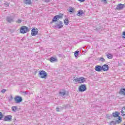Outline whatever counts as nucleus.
Here are the masks:
<instances>
[{
    "label": "nucleus",
    "mask_w": 125,
    "mask_h": 125,
    "mask_svg": "<svg viewBox=\"0 0 125 125\" xmlns=\"http://www.w3.org/2000/svg\"><path fill=\"white\" fill-rule=\"evenodd\" d=\"M73 81H74L75 83H85L86 80L85 78L83 77H80L75 78Z\"/></svg>",
    "instance_id": "nucleus-1"
},
{
    "label": "nucleus",
    "mask_w": 125,
    "mask_h": 125,
    "mask_svg": "<svg viewBox=\"0 0 125 125\" xmlns=\"http://www.w3.org/2000/svg\"><path fill=\"white\" fill-rule=\"evenodd\" d=\"M63 17V15H56L54 17L52 21L50 23H55V22H57L59 19H61Z\"/></svg>",
    "instance_id": "nucleus-2"
},
{
    "label": "nucleus",
    "mask_w": 125,
    "mask_h": 125,
    "mask_svg": "<svg viewBox=\"0 0 125 125\" xmlns=\"http://www.w3.org/2000/svg\"><path fill=\"white\" fill-rule=\"evenodd\" d=\"M30 31V29H29V28L26 26H23L21 27L20 30V32L21 34H26L27 32H29Z\"/></svg>",
    "instance_id": "nucleus-3"
},
{
    "label": "nucleus",
    "mask_w": 125,
    "mask_h": 125,
    "mask_svg": "<svg viewBox=\"0 0 125 125\" xmlns=\"http://www.w3.org/2000/svg\"><path fill=\"white\" fill-rule=\"evenodd\" d=\"M40 77L41 79H45L47 77V73L46 72L42 70L39 73Z\"/></svg>",
    "instance_id": "nucleus-4"
},
{
    "label": "nucleus",
    "mask_w": 125,
    "mask_h": 125,
    "mask_svg": "<svg viewBox=\"0 0 125 125\" xmlns=\"http://www.w3.org/2000/svg\"><path fill=\"white\" fill-rule=\"evenodd\" d=\"M55 28L56 29H61V28H63V22L62 21H59L56 23V25L55 26Z\"/></svg>",
    "instance_id": "nucleus-5"
},
{
    "label": "nucleus",
    "mask_w": 125,
    "mask_h": 125,
    "mask_svg": "<svg viewBox=\"0 0 125 125\" xmlns=\"http://www.w3.org/2000/svg\"><path fill=\"white\" fill-rule=\"evenodd\" d=\"M39 33L38 28H34L31 30V36L33 37H35V36H37Z\"/></svg>",
    "instance_id": "nucleus-6"
},
{
    "label": "nucleus",
    "mask_w": 125,
    "mask_h": 125,
    "mask_svg": "<svg viewBox=\"0 0 125 125\" xmlns=\"http://www.w3.org/2000/svg\"><path fill=\"white\" fill-rule=\"evenodd\" d=\"M14 18L11 16H7L6 18V21L8 23H11L12 22H14Z\"/></svg>",
    "instance_id": "nucleus-7"
},
{
    "label": "nucleus",
    "mask_w": 125,
    "mask_h": 125,
    "mask_svg": "<svg viewBox=\"0 0 125 125\" xmlns=\"http://www.w3.org/2000/svg\"><path fill=\"white\" fill-rule=\"evenodd\" d=\"M14 100L16 103L18 104V103H20L21 102H22V101L23 100V99H22V97L19 96H16L14 98Z\"/></svg>",
    "instance_id": "nucleus-8"
},
{
    "label": "nucleus",
    "mask_w": 125,
    "mask_h": 125,
    "mask_svg": "<svg viewBox=\"0 0 125 125\" xmlns=\"http://www.w3.org/2000/svg\"><path fill=\"white\" fill-rule=\"evenodd\" d=\"M79 91L81 92H83V91H85L86 90V86H85V84H82L79 87Z\"/></svg>",
    "instance_id": "nucleus-9"
},
{
    "label": "nucleus",
    "mask_w": 125,
    "mask_h": 125,
    "mask_svg": "<svg viewBox=\"0 0 125 125\" xmlns=\"http://www.w3.org/2000/svg\"><path fill=\"white\" fill-rule=\"evenodd\" d=\"M125 4L120 3L118 5H117L116 9H117V10H122L124 9V8H125Z\"/></svg>",
    "instance_id": "nucleus-10"
},
{
    "label": "nucleus",
    "mask_w": 125,
    "mask_h": 125,
    "mask_svg": "<svg viewBox=\"0 0 125 125\" xmlns=\"http://www.w3.org/2000/svg\"><path fill=\"white\" fill-rule=\"evenodd\" d=\"M12 119V116L11 115H7L4 117V118L3 120L5 122H10V121H11Z\"/></svg>",
    "instance_id": "nucleus-11"
},
{
    "label": "nucleus",
    "mask_w": 125,
    "mask_h": 125,
    "mask_svg": "<svg viewBox=\"0 0 125 125\" xmlns=\"http://www.w3.org/2000/svg\"><path fill=\"white\" fill-rule=\"evenodd\" d=\"M102 70L104 72L109 70V66L107 64H104L102 66Z\"/></svg>",
    "instance_id": "nucleus-12"
},
{
    "label": "nucleus",
    "mask_w": 125,
    "mask_h": 125,
    "mask_svg": "<svg viewBox=\"0 0 125 125\" xmlns=\"http://www.w3.org/2000/svg\"><path fill=\"white\" fill-rule=\"evenodd\" d=\"M95 70L96 72H101L102 71V66L101 65H96L95 67Z\"/></svg>",
    "instance_id": "nucleus-13"
},
{
    "label": "nucleus",
    "mask_w": 125,
    "mask_h": 125,
    "mask_svg": "<svg viewBox=\"0 0 125 125\" xmlns=\"http://www.w3.org/2000/svg\"><path fill=\"white\" fill-rule=\"evenodd\" d=\"M59 94H60V96H62V97H64V96H65V95H66V90H65L64 89L61 90L59 92Z\"/></svg>",
    "instance_id": "nucleus-14"
},
{
    "label": "nucleus",
    "mask_w": 125,
    "mask_h": 125,
    "mask_svg": "<svg viewBox=\"0 0 125 125\" xmlns=\"http://www.w3.org/2000/svg\"><path fill=\"white\" fill-rule=\"evenodd\" d=\"M119 94L121 95H125V88H122L119 91Z\"/></svg>",
    "instance_id": "nucleus-15"
},
{
    "label": "nucleus",
    "mask_w": 125,
    "mask_h": 125,
    "mask_svg": "<svg viewBox=\"0 0 125 125\" xmlns=\"http://www.w3.org/2000/svg\"><path fill=\"white\" fill-rule=\"evenodd\" d=\"M50 61L52 63H54V62H57V59L54 57H51L50 58Z\"/></svg>",
    "instance_id": "nucleus-16"
},
{
    "label": "nucleus",
    "mask_w": 125,
    "mask_h": 125,
    "mask_svg": "<svg viewBox=\"0 0 125 125\" xmlns=\"http://www.w3.org/2000/svg\"><path fill=\"white\" fill-rule=\"evenodd\" d=\"M83 15V10H79L78 11V12L77 13L78 16H82Z\"/></svg>",
    "instance_id": "nucleus-17"
},
{
    "label": "nucleus",
    "mask_w": 125,
    "mask_h": 125,
    "mask_svg": "<svg viewBox=\"0 0 125 125\" xmlns=\"http://www.w3.org/2000/svg\"><path fill=\"white\" fill-rule=\"evenodd\" d=\"M68 10L69 12H71V13H74V12H75V8L70 7L68 9Z\"/></svg>",
    "instance_id": "nucleus-18"
},
{
    "label": "nucleus",
    "mask_w": 125,
    "mask_h": 125,
    "mask_svg": "<svg viewBox=\"0 0 125 125\" xmlns=\"http://www.w3.org/2000/svg\"><path fill=\"white\" fill-rule=\"evenodd\" d=\"M121 115L124 116H125V106H124L122 111H121Z\"/></svg>",
    "instance_id": "nucleus-19"
},
{
    "label": "nucleus",
    "mask_w": 125,
    "mask_h": 125,
    "mask_svg": "<svg viewBox=\"0 0 125 125\" xmlns=\"http://www.w3.org/2000/svg\"><path fill=\"white\" fill-rule=\"evenodd\" d=\"M24 3L25 4H31L32 3L31 0H24Z\"/></svg>",
    "instance_id": "nucleus-20"
},
{
    "label": "nucleus",
    "mask_w": 125,
    "mask_h": 125,
    "mask_svg": "<svg viewBox=\"0 0 125 125\" xmlns=\"http://www.w3.org/2000/svg\"><path fill=\"white\" fill-rule=\"evenodd\" d=\"M69 23H70V21H69V20H68V19H65L64 21V23L67 25H69Z\"/></svg>",
    "instance_id": "nucleus-21"
},
{
    "label": "nucleus",
    "mask_w": 125,
    "mask_h": 125,
    "mask_svg": "<svg viewBox=\"0 0 125 125\" xmlns=\"http://www.w3.org/2000/svg\"><path fill=\"white\" fill-rule=\"evenodd\" d=\"M119 115H120V113L119 112H116L114 113H113V116L114 117H119Z\"/></svg>",
    "instance_id": "nucleus-22"
},
{
    "label": "nucleus",
    "mask_w": 125,
    "mask_h": 125,
    "mask_svg": "<svg viewBox=\"0 0 125 125\" xmlns=\"http://www.w3.org/2000/svg\"><path fill=\"white\" fill-rule=\"evenodd\" d=\"M106 57L108 58V59H113V55L111 54H108L106 55Z\"/></svg>",
    "instance_id": "nucleus-23"
},
{
    "label": "nucleus",
    "mask_w": 125,
    "mask_h": 125,
    "mask_svg": "<svg viewBox=\"0 0 125 125\" xmlns=\"http://www.w3.org/2000/svg\"><path fill=\"white\" fill-rule=\"evenodd\" d=\"M80 52V51H76L75 52H74V56H75V57L77 58L78 57V56H79V53Z\"/></svg>",
    "instance_id": "nucleus-24"
},
{
    "label": "nucleus",
    "mask_w": 125,
    "mask_h": 125,
    "mask_svg": "<svg viewBox=\"0 0 125 125\" xmlns=\"http://www.w3.org/2000/svg\"><path fill=\"white\" fill-rule=\"evenodd\" d=\"M99 61H101V62H105V59L103 57H101L99 58Z\"/></svg>",
    "instance_id": "nucleus-25"
},
{
    "label": "nucleus",
    "mask_w": 125,
    "mask_h": 125,
    "mask_svg": "<svg viewBox=\"0 0 125 125\" xmlns=\"http://www.w3.org/2000/svg\"><path fill=\"white\" fill-rule=\"evenodd\" d=\"M12 110L13 112H16V110H17V106H12Z\"/></svg>",
    "instance_id": "nucleus-26"
},
{
    "label": "nucleus",
    "mask_w": 125,
    "mask_h": 125,
    "mask_svg": "<svg viewBox=\"0 0 125 125\" xmlns=\"http://www.w3.org/2000/svg\"><path fill=\"white\" fill-rule=\"evenodd\" d=\"M116 124H117V122H116L115 121H111L109 122L110 125H116Z\"/></svg>",
    "instance_id": "nucleus-27"
},
{
    "label": "nucleus",
    "mask_w": 125,
    "mask_h": 125,
    "mask_svg": "<svg viewBox=\"0 0 125 125\" xmlns=\"http://www.w3.org/2000/svg\"><path fill=\"white\" fill-rule=\"evenodd\" d=\"M2 117H3L2 113L0 112V120H2Z\"/></svg>",
    "instance_id": "nucleus-28"
},
{
    "label": "nucleus",
    "mask_w": 125,
    "mask_h": 125,
    "mask_svg": "<svg viewBox=\"0 0 125 125\" xmlns=\"http://www.w3.org/2000/svg\"><path fill=\"white\" fill-rule=\"evenodd\" d=\"M16 22H17V23L20 24L21 23V22H22V21L21 19H19Z\"/></svg>",
    "instance_id": "nucleus-29"
},
{
    "label": "nucleus",
    "mask_w": 125,
    "mask_h": 125,
    "mask_svg": "<svg viewBox=\"0 0 125 125\" xmlns=\"http://www.w3.org/2000/svg\"><path fill=\"white\" fill-rule=\"evenodd\" d=\"M4 5H5V6H6V7L9 6V3L8 2H6L4 4Z\"/></svg>",
    "instance_id": "nucleus-30"
},
{
    "label": "nucleus",
    "mask_w": 125,
    "mask_h": 125,
    "mask_svg": "<svg viewBox=\"0 0 125 125\" xmlns=\"http://www.w3.org/2000/svg\"><path fill=\"white\" fill-rule=\"evenodd\" d=\"M119 119L117 120V122L120 124V123H122V120H121V117H119Z\"/></svg>",
    "instance_id": "nucleus-31"
},
{
    "label": "nucleus",
    "mask_w": 125,
    "mask_h": 125,
    "mask_svg": "<svg viewBox=\"0 0 125 125\" xmlns=\"http://www.w3.org/2000/svg\"><path fill=\"white\" fill-rule=\"evenodd\" d=\"M5 91H6V89H3L1 91V92H2V93H4Z\"/></svg>",
    "instance_id": "nucleus-32"
},
{
    "label": "nucleus",
    "mask_w": 125,
    "mask_h": 125,
    "mask_svg": "<svg viewBox=\"0 0 125 125\" xmlns=\"http://www.w3.org/2000/svg\"><path fill=\"white\" fill-rule=\"evenodd\" d=\"M102 2L104 3H107V0H102Z\"/></svg>",
    "instance_id": "nucleus-33"
},
{
    "label": "nucleus",
    "mask_w": 125,
    "mask_h": 125,
    "mask_svg": "<svg viewBox=\"0 0 125 125\" xmlns=\"http://www.w3.org/2000/svg\"><path fill=\"white\" fill-rule=\"evenodd\" d=\"M51 0H44V2H50V1H51Z\"/></svg>",
    "instance_id": "nucleus-34"
},
{
    "label": "nucleus",
    "mask_w": 125,
    "mask_h": 125,
    "mask_svg": "<svg viewBox=\"0 0 125 125\" xmlns=\"http://www.w3.org/2000/svg\"><path fill=\"white\" fill-rule=\"evenodd\" d=\"M123 39H125V31L123 32Z\"/></svg>",
    "instance_id": "nucleus-35"
},
{
    "label": "nucleus",
    "mask_w": 125,
    "mask_h": 125,
    "mask_svg": "<svg viewBox=\"0 0 125 125\" xmlns=\"http://www.w3.org/2000/svg\"><path fill=\"white\" fill-rule=\"evenodd\" d=\"M60 109V108H59V107H57V108H56L57 112H59V109Z\"/></svg>",
    "instance_id": "nucleus-36"
},
{
    "label": "nucleus",
    "mask_w": 125,
    "mask_h": 125,
    "mask_svg": "<svg viewBox=\"0 0 125 125\" xmlns=\"http://www.w3.org/2000/svg\"><path fill=\"white\" fill-rule=\"evenodd\" d=\"M85 0H78L79 1H81V2H83Z\"/></svg>",
    "instance_id": "nucleus-37"
},
{
    "label": "nucleus",
    "mask_w": 125,
    "mask_h": 125,
    "mask_svg": "<svg viewBox=\"0 0 125 125\" xmlns=\"http://www.w3.org/2000/svg\"><path fill=\"white\" fill-rule=\"evenodd\" d=\"M9 100H12V99H9Z\"/></svg>",
    "instance_id": "nucleus-38"
},
{
    "label": "nucleus",
    "mask_w": 125,
    "mask_h": 125,
    "mask_svg": "<svg viewBox=\"0 0 125 125\" xmlns=\"http://www.w3.org/2000/svg\"><path fill=\"white\" fill-rule=\"evenodd\" d=\"M25 93H27V92H25Z\"/></svg>",
    "instance_id": "nucleus-39"
},
{
    "label": "nucleus",
    "mask_w": 125,
    "mask_h": 125,
    "mask_svg": "<svg viewBox=\"0 0 125 125\" xmlns=\"http://www.w3.org/2000/svg\"><path fill=\"white\" fill-rule=\"evenodd\" d=\"M25 93H27V92H25Z\"/></svg>",
    "instance_id": "nucleus-40"
},
{
    "label": "nucleus",
    "mask_w": 125,
    "mask_h": 125,
    "mask_svg": "<svg viewBox=\"0 0 125 125\" xmlns=\"http://www.w3.org/2000/svg\"><path fill=\"white\" fill-rule=\"evenodd\" d=\"M124 119H125V117H124Z\"/></svg>",
    "instance_id": "nucleus-41"
}]
</instances>
